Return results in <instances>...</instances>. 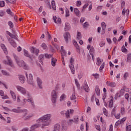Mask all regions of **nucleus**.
I'll return each instance as SVG.
<instances>
[{
	"instance_id": "obj_10",
	"label": "nucleus",
	"mask_w": 131,
	"mask_h": 131,
	"mask_svg": "<svg viewBox=\"0 0 131 131\" xmlns=\"http://www.w3.org/2000/svg\"><path fill=\"white\" fill-rule=\"evenodd\" d=\"M63 37L64 38L66 42H67V43H68L69 39H71V36H70V33H69V32H66L63 35Z\"/></svg>"
},
{
	"instance_id": "obj_43",
	"label": "nucleus",
	"mask_w": 131,
	"mask_h": 131,
	"mask_svg": "<svg viewBox=\"0 0 131 131\" xmlns=\"http://www.w3.org/2000/svg\"><path fill=\"white\" fill-rule=\"evenodd\" d=\"M90 26V24H89V23L86 21L83 24V28H86V27Z\"/></svg>"
},
{
	"instance_id": "obj_11",
	"label": "nucleus",
	"mask_w": 131,
	"mask_h": 131,
	"mask_svg": "<svg viewBox=\"0 0 131 131\" xmlns=\"http://www.w3.org/2000/svg\"><path fill=\"white\" fill-rule=\"evenodd\" d=\"M67 129H68V124L66 121H64L61 123V130L66 131Z\"/></svg>"
},
{
	"instance_id": "obj_51",
	"label": "nucleus",
	"mask_w": 131,
	"mask_h": 131,
	"mask_svg": "<svg viewBox=\"0 0 131 131\" xmlns=\"http://www.w3.org/2000/svg\"><path fill=\"white\" fill-rule=\"evenodd\" d=\"M61 54L62 57H63V56H65L66 55V51L64 50H62L61 51Z\"/></svg>"
},
{
	"instance_id": "obj_42",
	"label": "nucleus",
	"mask_w": 131,
	"mask_h": 131,
	"mask_svg": "<svg viewBox=\"0 0 131 131\" xmlns=\"http://www.w3.org/2000/svg\"><path fill=\"white\" fill-rule=\"evenodd\" d=\"M81 39V33L78 32L77 33V39Z\"/></svg>"
},
{
	"instance_id": "obj_27",
	"label": "nucleus",
	"mask_w": 131,
	"mask_h": 131,
	"mask_svg": "<svg viewBox=\"0 0 131 131\" xmlns=\"http://www.w3.org/2000/svg\"><path fill=\"white\" fill-rule=\"evenodd\" d=\"M74 13L75 15L77 16V17H80L81 16L80 11H79L77 8L74 9Z\"/></svg>"
},
{
	"instance_id": "obj_25",
	"label": "nucleus",
	"mask_w": 131,
	"mask_h": 131,
	"mask_svg": "<svg viewBox=\"0 0 131 131\" xmlns=\"http://www.w3.org/2000/svg\"><path fill=\"white\" fill-rule=\"evenodd\" d=\"M70 30V24L68 23H66L64 26V31H69Z\"/></svg>"
},
{
	"instance_id": "obj_54",
	"label": "nucleus",
	"mask_w": 131,
	"mask_h": 131,
	"mask_svg": "<svg viewBox=\"0 0 131 131\" xmlns=\"http://www.w3.org/2000/svg\"><path fill=\"white\" fill-rule=\"evenodd\" d=\"M6 12H7V14H9V15H12V14H13V12H12L10 9H8L6 10Z\"/></svg>"
},
{
	"instance_id": "obj_24",
	"label": "nucleus",
	"mask_w": 131,
	"mask_h": 131,
	"mask_svg": "<svg viewBox=\"0 0 131 131\" xmlns=\"http://www.w3.org/2000/svg\"><path fill=\"white\" fill-rule=\"evenodd\" d=\"M1 49H3V51L5 53V54H6V55H7V54H8V50H7V48L5 46V44H3V43L1 44Z\"/></svg>"
},
{
	"instance_id": "obj_37",
	"label": "nucleus",
	"mask_w": 131,
	"mask_h": 131,
	"mask_svg": "<svg viewBox=\"0 0 131 131\" xmlns=\"http://www.w3.org/2000/svg\"><path fill=\"white\" fill-rule=\"evenodd\" d=\"M51 4L52 9L54 10H56V3H55V1H52Z\"/></svg>"
},
{
	"instance_id": "obj_13",
	"label": "nucleus",
	"mask_w": 131,
	"mask_h": 131,
	"mask_svg": "<svg viewBox=\"0 0 131 131\" xmlns=\"http://www.w3.org/2000/svg\"><path fill=\"white\" fill-rule=\"evenodd\" d=\"M62 126L60 124L57 123L54 125L53 131H61Z\"/></svg>"
},
{
	"instance_id": "obj_38",
	"label": "nucleus",
	"mask_w": 131,
	"mask_h": 131,
	"mask_svg": "<svg viewBox=\"0 0 131 131\" xmlns=\"http://www.w3.org/2000/svg\"><path fill=\"white\" fill-rule=\"evenodd\" d=\"M66 98V95L64 94H62L59 99L60 102H62V101H63L64 99H65Z\"/></svg>"
},
{
	"instance_id": "obj_53",
	"label": "nucleus",
	"mask_w": 131,
	"mask_h": 131,
	"mask_svg": "<svg viewBox=\"0 0 131 131\" xmlns=\"http://www.w3.org/2000/svg\"><path fill=\"white\" fill-rule=\"evenodd\" d=\"M121 113L122 115H123V114H124V113H125V111L124 107H123L121 108Z\"/></svg>"
},
{
	"instance_id": "obj_32",
	"label": "nucleus",
	"mask_w": 131,
	"mask_h": 131,
	"mask_svg": "<svg viewBox=\"0 0 131 131\" xmlns=\"http://www.w3.org/2000/svg\"><path fill=\"white\" fill-rule=\"evenodd\" d=\"M95 92L97 96H100V88L99 87V86H95Z\"/></svg>"
},
{
	"instance_id": "obj_17",
	"label": "nucleus",
	"mask_w": 131,
	"mask_h": 131,
	"mask_svg": "<svg viewBox=\"0 0 131 131\" xmlns=\"http://www.w3.org/2000/svg\"><path fill=\"white\" fill-rule=\"evenodd\" d=\"M31 52L32 54H35L36 56H38V54L39 53V50L32 48L31 50Z\"/></svg>"
},
{
	"instance_id": "obj_30",
	"label": "nucleus",
	"mask_w": 131,
	"mask_h": 131,
	"mask_svg": "<svg viewBox=\"0 0 131 131\" xmlns=\"http://www.w3.org/2000/svg\"><path fill=\"white\" fill-rule=\"evenodd\" d=\"M109 103V107H110V108H112L113 107V97L111 96L110 97Z\"/></svg>"
},
{
	"instance_id": "obj_29",
	"label": "nucleus",
	"mask_w": 131,
	"mask_h": 131,
	"mask_svg": "<svg viewBox=\"0 0 131 131\" xmlns=\"http://www.w3.org/2000/svg\"><path fill=\"white\" fill-rule=\"evenodd\" d=\"M24 55L26 57H28V58H30V59H31V61H32V58L31 57L30 55H29V53H28V51H27V50H24Z\"/></svg>"
},
{
	"instance_id": "obj_1",
	"label": "nucleus",
	"mask_w": 131,
	"mask_h": 131,
	"mask_svg": "<svg viewBox=\"0 0 131 131\" xmlns=\"http://www.w3.org/2000/svg\"><path fill=\"white\" fill-rule=\"evenodd\" d=\"M51 114H46L37 119L36 122H37V123H40V122H41L42 123L41 128H46L47 126H49V125L51 124V122H52V120H51Z\"/></svg>"
},
{
	"instance_id": "obj_8",
	"label": "nucleus",
	"mask_w": 131,
	"mask_h": 131,
	"mask_svg": "<svg viewBox=\"0 0 131 131\" xmlns=\"http://www.w3.org/2000/svg\"><path fill=\"white\" fill-rule=\"evenodd\" d=\"M11 111L14 113H23V112H26V110H21V107H17V109L13 108Z\"/></svg>"
},
{
	"instance_id": "obj_58",
	"label": "nucleus",
	"mask_w": 131,
	"mask_h": 131,
	"mask_svg": "<svg viewBox=\"0 0 131 131\" xmlns=\"http://www.w3.org/2000/svg\"><path fill=\"white\" fill-rule=\"evenodd\" d=\"M115 117L117 119L120 118V114H115Z\"/></svg>"
},
{
	"instance_id": "obj_46",
	"label": "nucleus",
	"mask_w": 131,
	"mask_h": 131,
	"mask_svg": "<svg viewBox=\"0 0 131 131\" xmlns=\"http://www.w3.org/2000/svg\"><path fill=\"white\" fill-rule=\"evenodd\" d=\"M106 24H105L104 22H102L101 23V27H102V29H106Z\"/></svg>"
},
{
	"instance_id": "obj_19",
	"label": "nucleus",
	"mask_w": 131,
	"mask_h": 131,
	"mask_svg": "<svg viewBox=\"0 0 131 131\" xmlns=\"http://www.w3.org/2000/svg\"><path fill=\"white\" fill-rule=\"evenodd\" d=\"M106 83L107 85L110 86L111 88H115V86H116V84L114 82H110L107 81Z\"/></svg>"
},
{
	"instance_id": "obj_9",
	"label": "nucleus",
	"mask_w": 131,
	"mask_h": 131,
	"mask_svg": "<svg viewBox=\"0 0 131 131\" xmlns=\"http://www.w3.org/2000/svg\"><path fill=\"white\" fill-rule=\"evenodd\" d=\"M7 61L8 62H7V60H4V64H7V65H9L11 67H13L14 65L13 64V61L11 60V58L9 56H6Z\"/></svg>"
},
{
	"instance_id": "obj_14",
	"label": "nucleus",
	"mask_w": 131,
	"mask_h": 131,
	"mask_svg": "<svg viewBox=\"0 0 131 131\" xmlns=\"http://www.w3.org/2000/svg\"><path fill=\"white\" fill-rule=\"evenodd\" d=\"M91 101L92 102H96V105H97L98 106H99L100 105V102L99 101V99H96V95H93L92 96V97H91Z\"/></svg>"
},
{
	"instance_id": "obj_48",
	"label": "nucleus",
	"mask_w": 131,
	"mask_h": 131,
	"mask_svg": "<svg viewBox=\"0 0 131 131\" xmlns=\"http://www.w3.org/2000/svg\"><path fill=\"white\" fill-rule=\"evenodd\" d=\"M76 99V96H75V93H73L71 96V100H75Z\"/></svg>"
},
{
	"instance_id": "obj_31",
	"label": "nucleus",
	"mask_w": 131,
	"mask_h": 131,
	"mask_svg": "<svg viewBox=\"0 0 131 131\" xmlns=\"http://www.w3.org/2000/svg\"><path fill=\"white\" fill-rule=\"evenodd\" d=\"M10 94L12 96L13 100L14 101H16V100L17 99V97H16V94H15V93H14V92L13 91H10Z\"/></svg>"
},
{
	"instance_id": "obj_62",
	"label": "nucleus",
	"mask_w": 131,
	"mask_h": 131,
	"mask_svg": "<svg viewBox=\"0 0 131 131\" xmlns=\"http://www.w3.org/2000/svg\"><path fill=\"white\" fill-rule=\"evenodd\" d=\"M85 21V17H81L80 20V23H83Z\"/></svg>"
},
{
	"instance_id": "obj_7",
	"label": "nucleus",
	"mask_w": 131,
	"mask_h": 131,
	"mask_svg": "<svg viewBox=\"0 0 131 131\" xmlns=\"http://www.w3.org/2000/svg\"><path fill=\"white\" fill-rule=\"evenodd\" d=\"M23 113H24V115L23 116V118L24 120H28V119H30L32 116H33V115H27L28 111L26 110V112H23Z\"/></svg>"
},
{
	"instance_id": "obj_45",
	"label": "nucleus",
	"mask_w": 131,
	"mask_h": 131,
	"mask_svg": "<svg viewBox=\"0 0 131 131\" xmlns=\"http://www.w3.org/2000/svg\"><path fill=\"white\" fill-rule=\"evenodd\" d=\"M118 98H120V95H119V93H117L115 95L114 99H115V100H117V99H118Z\"/></svg>"
},
{
	"instance_id": "obj_15",
	"label": "nucleus",
	"mask_w": 131,
	"mask_h": 131,
	"mask_svg": "<svg viewBox=\"0 0 131 131\" xmlns=\"http://www.w3.org/2000/svg\"><path fill=\"white\" fill-rule=\"evenodd\" d=\"M53 20L56 24H61V23H62V21H61V18H57V16H54L53 17Z\"/></svg>"
},
{
	"instance_id": "obj_4",
	"label": "nucleus",
	"mask_w": 131,
	"mask_h": 131,
	"mask_svg": "<svg viewBox=\"0 0 131 131\" xmlns=\"http://www.w3.org/2000/svg\"><path fill=\"white\" fill-rule=\"evenodd\" d=\"M16 89L18 92H20L23 95H24L25 96H27V97H30V93H29L26 90H25V88L23 87H21L20 86H16Z\"/></svg>"
},
{
	"instance_id": "obj_34",
	"label": "nucleus",
	"mask_w": 131,
	"mask_h": 131,
	"mask_svg": "<svg viewBox=\"0 0 131 131\" xmlns=\"http://www.w3.org/2000/svg\"><path fill=\"white\" fill-rule=\"evenodd\" d=\"M45 58V55L41 54L40 55H39V62H40L41 64H42V61H43V59Z\"/></svg>"
},
{
	"instance_id": "obj_20",
	"label": "nucleus",
	"mask_w": 131,
	"mask_h": 131,
	"mask_svg": "<svg viewBox=\"0 0 131 131\" xmlns=\"http://www.w3.org/2000/svg\"><path fill=\"white\" fill-rule=\"evenodd\" d=\"M78 121H79L78 117H76L74 118V120H72V119L70 120L69 123H70V124H72L73 122H74V123H77Z\"/></svg>"
},
{
	"instance_id": "obj_22",
	"label": "nucleus",
	"mask_w": 131,
	"mask_h": 131,
	"mask_svg": "<svg viewBox=\"0 0 131 131\" xmlns=\"http://www.w3.org/2000/svg\"><path fill=\"white\" fill-rule=\"evenodd\" d=\"M37 82L38 86H39V89H42V86L41 85V84L42 83V81L39 78H37Z\"/></svg>"
},
{
	"instance_id": "obj_61",
	"label": "nucleus",
	"mask_w": 131,
	"mask_h": 131,
	"mask_svg": "<svg viewBox=\"0 0 131 131\" xmlns=\"http://www.w3.org/2000/svg\"><path fill=\"white\" fill-rule=\"evenodd\" d=\"M121 123V120H118L116 122L115 125L117 126H118V125H119V124H120Z\"/></svg>"
},
{
	"instance_id": "obj_16",
	"label": "nucleus",
	"mask_w": 131,
	"mask_h": 131,
	"mask_svg": "<svg viewBox=\"0 0 131 131\" xmlns=\"http://www.w3.org/2000/svg\"><path fill=\"white\" fill-rule=\"evenodd\" d=\"M42 126V124L39 123L35 124L31 126V130H34L36 128H38Z\"/></svg>"
},
{
	"instance_id": "obj_52",
	"label": "nucleus",
	"mask_w": 131,
	"mask_h": 131,
	"mask_svg": "<svg viewBox=\"0 0 131 131\" xmlns=\"http://www.w3.org/2000/svg\"><path fill=\"white\" fill-rule=\"evenodd\" d=\"M8 25L10 26V27L11 28H13V27H14V25H13V23H12V21H9L8 22Z\"/></svg>"
},
{
	"instance_id": "obj_21",
	"label": "nucleus",
	"mask_w": 131,
	"mask_h": 131,
	"mask_svg": "<svg viewBox=\"0 0 131 131\" xmlns=\"http://www.w3.org/2000/svg\"><path fill=\"white\" fill-rule=\"evenodd\" d=\"M81 89L82 90H84V91L86 93H89V91H90V88H89V85H88L86 83L84 84V85L82 86Z\"/></svg>"
},
{
	"instance_id": "obj_59",
	"label": "nucleus",
	"mask_w": 131,
	"mask_h": 131,
	"mask_svg": "<svg viewBox=\"0 0 131 131\" xmlns=\"http://www.w3.org/2000/svg\"><path fill=\"white\" fill-rule=\"evenodd\" d=\"M94 51H95V49H94V47H92L90 48V55H91V54H93V52H94Z\"/></svg>"
},
{
	"instance_id": "obj_33",
	"label": "nucleus",
	"mask_w": 131,
	"mask_h": 131,
	"mask_svg": "<svg viewBox=\"0 0 131 131\" xmlns=\"http://www.w3.org/2000/svg\"><path fill=\"white\" fill-rule=\"evenodd\" d=\"M70 66V68L71 70V73H72V74H74L75 72V69H74V65L72 64Z\"/></svg>"
},
{
	"instance_id": "obj_47",
	"label": "nucleus",
	"mask_w": 131,
	"mask_h": 131,
	"mask_svg": "<svg viewBox=\"0 0 131 131\" xmlns=\"http://www.w3.org/2000/svg\"><path fill=\"white\" fill-rule=\"evenodd\" d=\"M75 82L78 89H79V88H80V85L79 84V83H78V81L77 80V79H75Z\"/></svg>"
},
{
	"instance_id": "obj_64",
	"label": "nucleus",
	"mask_w": 131,
	"mask_h": 131,
	"mask_svg": "<svg viewBox=\"0 0 131 131\" xmlns=\"http://www.w3.org/2000/svg\"><path fill=\"white\" fill-rule=\"evenodd\" d=\"M93 76H94L95 78H99V74H93Z\"/></svg>"
},
{
	"instance_id": "obj_57",
	"label": "nucleus",
	"mask_w": 131,
	"mask_h": 131,
	"mask_svg": "<svg viewBox=\"0 0 131 131\" xmlns=\"http://www.w3.org/2000/svg\"><path fill=\"white\" fill-rule=\"evenodd\" d=\"M5 6V1H1L0 2V7L2 8Z\"/></svg>"
},
{
	"instance_id": "obj_63",
	"label": "nucleus",
	"mask_w": 131,
	"mask_h": 131,
	"mask_svg": "<svg viewBox=\"0 0 131 131\" xmlns=\"http://www.w3.org/2000/svg\"><path fill=\"white\" fill-rule=\"evenodd\" d=\"M95 127L96 128V129H97L99 131L101 130V126L100 125H95Z\"/></svg>"
},
{
	"instance_id": "obj_41",
	"label": "nucleus",
	"mask_w": 131,
	"mask_h": 131,
	"mask_svg": "<svg viewBox=\"0 0 131 131\" xmlns=\"http://www.w3.org/2000/svg\"><path fill=\"white\" fill-rule=\"evenodd\" d=\"M70 16V14H69V10L67 9V8H66V17H69Z\"/></svg>"
},
{
	"instance_id": "obj_36",
	"label": "nucleus",
	"mask_w": 131,
	"mask_h": 131,
	"mask_svg": "<svg viewBox=\"0 0 131 131\" xmlns=\"http://www.w3.org/2000/svg\"><path fill=\"white\" fill-rule=\"evenodd\" d=\"M2 73L3 74V75H5V76H10V74H9V73L6 71L2 70Z\"/></svg>"
},
{
	"instance_id": "obj_40",
	"label": "nucleus",
	"mask_w": 131,
	"mask_h": 131,
	"mask_svg": "<svg viewBox=\"0 0 131 131\" xmlns=\"http://www.w3.org/2000/svg\"><path fill=\"white\" fill-rule=\"evenodd\" d=\"M41 48H42L43 50H47V49H48V46H47V45H46L45 43H42L41 45Z\"/></svg>"
},
{
	"instance_id": "obj_50",
	"label": "nucleus",
	"mask_w": 131,
	"mask_h": 131,
	"mask_svg": "<svg viewBox=\"0 0 131 131\" xmlns=\"http://www.w3.org/2000/svg\"><path fill=\"white\" fill-rule=\"evenodd\" d=\"M126 131H131V125H128L126 126Z\"/></svg>"
},
{
	"instance_id": "obj_28",
	"label": "nucleus",
	"mask_w": 131,
	"mask_h": 131,
	"mask_svg": "<svg viewBox=\"0 0 131 131\" xmlns=\"http://www.w3.org/2000/svg\"><path fill=\"white\" fill-rule=\"evenodd\" d=\"M19 79L21 83H24L25 82V77L23 75H19Z\"/></svg>"
},
{
	"instance_id": "obj_6",
	"label": "nucleus",
	"mask_w": 131,
	"mask_h": 131,
	"mask_svg": "<svg viewBox=\"0 0 131 131\" xmlns=\"http://www.w3.org/2000/svg\"><path fill=\"white\" fill-rule=\"evenodd\" d=\"M27 99H24V103H26L28 102L29 103H31V105L32 107H35V105L34 104V101H33V98H32L30 95V96H28Z\"/></svg>"
},
{
	"instance_id": "obj_55",
	"label": "nucleus",
	"mask_w": 131,
	"mask_h": 131,
	"mask_svg": "<svg viewBox=\"0 0 131 131\" xmlns=\"http://www.w3.org/2000/svg\"><path fill=\"white\" fill-rule=\"evenodd\" d=\"M5 15V12L3 10H0V17H4Z\"/></svg>"
},
{
	"instance_id": "obj_60",
	"label": "nucleus",
	"mask_w": 131,
	"mask_h": 131,
	"mask_svg": "<svg viewBox=\"0 0 131 131\" xmlns=\"http://www.w3.org/2000/svg\"><path fill=\"white\" fill-rule=\"evenodd\" d=\"M128 77V73H125L124 75V79H126L127 77Z\"/></svg>"
},
{
	"instance_id": "obj_49",
	"label": "nucleus",
	"mask_w": 131,
	"mask_h": 131,
	"mask_svg": "<svg viewBox=\"0 0 131 131\" xmlns=\"http://www.w3.org/2000/svg\"><path fill=\"white\" fill-rule=\"evenodd\" d=\"M45 57L47 58V59H50V58L53 57V55L45 54Z\"/></svg>"
},
{
	"instance_id": "obj_56",
	"label": "nucleus",
	"mask_w": 131,
	"mask_h": 131,
	"mask_svg": "<svg viewBox=\"0 0 131 131\" xmlns=\"http://www.w3.org/2000/svg\"><path fill=\"white\" fill-rule=\"evenodd\" d=\"M105 63L103 62L100 67V71H102L104 69Z\"/></svg>"
},
{
	"instance_id": "obj_44",
	"label": "nucleus",
	"mask_w": 131,
	"mask_h": 131,
	"mask_svg": "<svg viewBox=\"0 0 131 131\" xmlns=\"http://www.w3.org/2000/svg\"><path fill=\"white\" fill-rule=\"evenodd\" d=\"M74 45L75 47L76 48L77 50H79V46H78V44L77 43V42H76V41H75L74 42Z\"/></svg>"
},
{
	"instance_id": "obj_39",
	"label": "nucleus",
	"mask_w": 131,
	"mask_h": 131,
	"mask_svg": "<svg viewBox=\"0 0 131 131\" xmlns=\"http://www.w3.org/2000/svg\"><path fill=\"white\" fill-rule=\"evenodd\" d=\"M121 51L123 53H126V52H127V49L125 48V47H124V46H123L121 48Z\"/></svg>"
},
{
	"instance_id": "obj_18",
	"label": "nucleus",
	"mask_w": 131,
	"mask_h": 131,
	"mask_svg": "<svg viewBox=\"0 0 131 131\" xmlns=\"http://www.w3.org/2000/svg\"><path fill=\"white\" fill-rule=\"evenodd\" d=\"M7 34H8L10 37H12V38H14V39H16V40H18V39L17 38V35H13V34L11 33L8 31H6Z\"/></svg>"
},
{
	"instance_id": "obj_2",
	"label": "nucleus",
	"mask_w": 131,
	"mask_h": 131,
	"mask_svg": "<svg viewBox=\"0 0 131 131\" xmlns=\"http://www.w3.org/2000/svg\"><path fill=\"white\" fill-rule=\"evenodd\" d=\"M14 59L16 61V62L17 63V65L19 67H23L24 69H25V70H27L28 69V66L26 64H25V62L23 60L20 61L19 60V58L16 55H14Z\"/></svg>"
},
{
	"instance_id": "obj_26",
	"label": "nucleus",
	"mask_w": 131,
	"mask_h": 131,
	"mask_svg": "<svg viewBox=\"0 0 131 131\" xmlns=\"http://www.w3.org/2000/svg\"><path fill=\"white\" fill-rule=\"evenodd\" d=\"M8 41L10 42V43L11 45V46H12V47H13L14 48H16L17 44L16 43L15 41H14V40L9 39Z\"/></svg>"
},
{
	"instance_id": "obj_12",
	"label": "nucleus",
	"mask_w": 131,
	"mask_h": 131,
	"mask_svg": "<svg viewBox=\"0 0 131 131\" xmlns=\"http://www.w3.org/2000/svg\"><path fill=\"white\" fill-rule=\"evenodd\" d=\"M61 115H66L67 118H70V112L68 110L67 112L65 111H62L60 112Z\"/></svg>"
},
{
	"instance_id": "obj_5",
	"label": "nucleus",
	"mask_w": 131,
	"mask_h": 131,
	"mask_svg": "<svg viewBox=\"0 0 131 131\" xmlns=\"http://www.w3.org/2000/svg\"><path fill=\"white\" fill-rule=\"evenodd\" d=\"M57 92L55 90H53L51 92V101L53 104L57 103Z\"/></svg>"
},
{
	"instance_id": "obj_23",
	"label": "nucleus",
	"mask_w": 131,
	"mask_h": 131,
	"mask_svg": "<svg viewBox=\"0 0 131 131\" xmlns=\"http://www.w3.org/2000/svg\"><path fill=\"white\" fill-rule=\"evenodd\" d=\"M56 63H57V59H56V58H54L52 57V58H51L52 66H53V67H55V66H56Z\"/></svg>"
},
{
	"instance_id": "obj_35",
	"label": "nucleus",
	"mask_w": 131,
	"mask_h": 131,
	"mask_svg": "<svg viewBox=\"0 0 131 131\" xmlns=\"http://www.w3.org/2000/svg\"><path fill=\"white\" fill-rule=\"evenodd\" d=\"M97 65H98V66H100L101 65V63H102V62H103V60L102 59H100V58H97Z\"/></svg>"
},
{
	"instance_id": "obj_3",
	"label": "nucleus",
	"mask_w": 131,
	"mask_h": 131,
	"mask_svg": "<svg viewBox=\"0 0 131 131\" xmlns=\"http://www.w3.org/2000/svg\"><path fill=\"white\" fill-rule=\"evenodd\" d=\"M26 76L27 79V82L28 84H30L31 85H32V86H34L35 83L33 80V76H32V74H27V73H26Z\"/></svg>"
}]
</instances>
